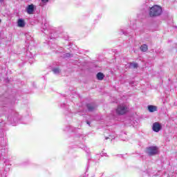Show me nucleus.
<instances>
[{
    "label": "nucleus",
    "mask_w": 177,
    "mask_h": 177,
    "mask_svg": "<svg viewBox=\"0 0 177 177\" xmlns=\"http://www.w3.org/2000/svg\"><path fill=\"white\" fill-rule=\"evenodd\" d=\"M54 74H59L60 73V69L59 68H55L53 69Z\"/></svg>",
    "instance_id": "obj_11"
},
{
    "label": "nucleus",
    "mask_w": 177,
    "mask_h": 177,
    "mask_svg": "<svg viewBox=\"0 0 177 177\" xmlns=\"http://www.w3.org/2000/svg\"><path fill=\"white\" fill-rule=\"evenodd\" d=\"M130 66H131V67H132V68H138V64L137 63H131Z\"/></svg>",
    "instance_id": "obj_12"
},
{
    "label": "nucleus",
    "mask_w": 177,
    "mask_h": 177,
    "mask_svg": "<svg viewBox=\"0 0 177 177\" xmlns=\"http://www.w3.org/2000/svg\"><path fill=\"white\" fill-rule=\"evenodd\" d=\"M86 107H87L88 111H93L95 110V106H93L91 104H87Z\"/></svg>",
    "instance_id": "obj_10"
},
{
    "label": "nucleus",
    "mask_w": 177,
    "mask_h": 177,
    "mask_svg": "<svg viewBox=\"0 0 177 177\" xmlns=\"http://www.w3.org/2000/svg\"><path fill=\"white\" fill-rule=\"evenodd\" d=\"M96 77L99 81H103V80H104V74L102 72L97 73Z\"/></svg>",
    "instance_id": "obj_8"
},
{
    "label": "nucleus",
    "mask_w": 177,
    "mask_h": 177,
    "mask_svg": "<svg viewBox=\"0 0 177 177\" xmlns=\"http://www.w3.org/2000/svg\"><path fill=\"white\" fill-rule=\"evenodd\" d=\"M162 15V7L154 5L149 10L150 17H158Z\"/></svg>",
    "instance_id": "obj_1"
},
{
    "label": "nucleus",
    "mask_w": 177,
    "mask_h": 177,
    "mask_svg": "<svg viewBox=\"0 0 177 177\" xmlns=\"http://www.w3.org/2000/svg\"><path fill=\"white\" fill-rule=\"evenodd\" d=\"M17 25H18V27H21V28H23L24 27H26V22L24 21V19H18Z\"/></svg>",
    "instance_id": "obj_6"
},
{
    "label": "nucleus",
    "mask_w": 177,
    "mask_h": 177,
    "mask_svg": "<svg viewBox=\"0 0 177 177\" xmlns=\"http://www.w3.org/2000/svg\"><path fill=\"white\" fill-rule=\"evenodd\" d=\"M154 132H160L161 131V124L159 122H154L152 126Z\"/></svg>",
    "instance_id": "obj_4"
},
{
    "label": "nucleus",
    "mask_w": 177,
    "mask_h": 177,
    "mask_svg": "<svg viewBox=\"0 0 177 177\" xmlns=\"http://www.w3.org/2000/svg\"><path fill=\"white\" fill-rule=\"evenodd\" d=\"M42 3H48L49 2V0H41Z\"/></svg>",
    "instance_id": "obj_13"
},
{
    "label": "nucleus",
    "mask_w": 177,
    "mask_h": 177,
    "mask_svg": "<svg viewBox=\"0 0 177 177\" xmlns=\"http://www.w3.org/2000/svg\"><path fill=\"white\" fill-rule=\"evenodd\" d=\"M27 13L28 15H32L34 13V5L30 4L27 8Z\"/></svg>",
    "instance_id": "obj_5"
},
{
    "label": "nucleus",
    "mask_w": 177,
    "mask_h": 177,
    "mask_svg": "<svg viewBox=\"0 0 177 177\" xmlns=\"http://www.w3.org/2000/svg\"><path fill=\"white\" fill-rule=\"evenodd\" d=\"M148 110L149 113H154V111H157V106L153 105H149Z\"/></svg>",
    "instance_id": "obj_7"
},
{
    "label": "nucleus",
    "mask_w": 177,
    "mask_h": 177,
    "mask_svg": "<svg viewBox=\"0 0 177 177\" xmlns=\"http://www.w3.org/2000/svg\"><path fill=\"white\" fill-rule=\"evenodd\" d=\"M140 49L141 52H147L149 47L147 46V44H142L140 47Z\"/></svg>",
    "instance_id": "obj_9"
},
{
    "label": "nucleus",
    "mask_w": 177,
    "mask_h": 177,
    "mask_svg": "<svg viewBox=\"0 0 177 177\" xmlns=\"http://www.w3.org/2000/svg\"><path fill=\"white\" fill-rule=\"evenodd\" d=\"M128 111V107L125 105H119L116 109V113L118 115H124V114H127Z\"/></svg>",
    "instance_id": "obj_3"
},
{
    "label": "nucleus",
    "mask_w": 177,
    "mask_h": 177,
    "mask_svg": "<svg viewBox=\"0 0 177 177\" xmlns=\"http://www.w3.org/2000/svg\"><path fill=\"white\" fill-rule=\"evenodd\" d=\"M86 124H88V125H91V122H87Z\"/></svg>",
    "instance_id": "obj_14"
},
{
    "label": "nucleus",
    "mask_w": 177,
    "mask_h": 177,
    "mask_svg": "<svg viewBox=\"0 0 177 177\" xmlns=\"http://www.w3.org/2000/svg\"><path fill=\"white\" fill-rule=\"evenodd\" d=\"M146 153L147 154H148V156H156L159 153L158 147L151 146V147H147Z\"/></svg>",
    "instance_id": "obj_2"
}]
</instances>
